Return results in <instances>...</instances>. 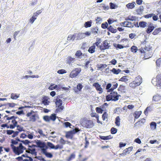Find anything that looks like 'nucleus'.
Listing matches in <instances>:
<instances>
[{"mask_svg": "<svg viewBox=\"0 0 161 161\" xmlns=\"http://www.w3.org/2000/svg\"><path fill=\"white\" fill-rule=\"evenodd\" d=\"M101 42V39L97 38V39L96 42H95V44L101 51L108 49L111 46L110 43H108V41L107 40H104L100 45L99 44Z\"/></svg>", "mask_w": 161, "mask_h": 161, "instance_id": "nucleus-1", "label": "nucleus"}, {"mask_svg": "<svg viewBox=\"0 0 161 161\" xmlns=\"http://www.w3.org/2000/svg\"><path fill=\"white\" fill-rule=\"evenodd\" d=\"M12 150L13 153L16 155H19L23 153L24 151L26 149L22 143H19L17 147L12 146Z\"/></svg>", "mask_w": 161, "mask_h": 161, "instance_id": "nucleus-2", "label": "nucleus"}, {"mask_svg": "<svg viewBox=\"0 0 161 161\" xmlns=\"http://www.w3.org/2000/svg\"><path fill=\"white\" fill-rule=\"evenodd\" d=\"M26 116L28 118L29 121L30 122H35L39 119L38 114L33 110L28 112Z\"/></svg>", "mask_w": 161, "mask_h": 161, "instance_id": "nucleus-3", "label": "nucleus"}, {"mask_svg": "<svg viewBox=\"0 0 161 161\" xmlns=\"http://www.w3.org/2000/svg\"><path fill=\"white\" fill-rule=\"evenodd\" d=\"M110 94L106 96V100L107 101L111 100L114 101H117L119 99V97L120 95L118 94L117 92L114 91H111Z\"/></svg>", "mask_w": 161, "mask_h": 161, "instance_id": "nucleus-4", "label": "nucleus"}, {"mask_svg": "<svg viewBox=\"0 0 161 161\" xmlns=\"http://www.w3.org/2000/svg\"><path fill=\"white\" fill-rule=\"evenodd\" d=\"M80 124L82 126L87 128H92L94 126L92 120H88L85 118L81 119Z\"/></svg>", "mask_w": 161, "mask_h": 161, "instance_id": "nucleus-5", "label": "nucleus"}, {"mask_svg": "<svg viewBox=\"0 0 161 161\" xmlns=\"http://www.w3.org/2000/svg\"><path fill=\"white\" fill-rule=\"evenodd\" d=\"M55 104L56 109L55 110V113H58L60 112L64 109V106L62 105V101L60 99H56L55 102Z\"/></svg>", "mask_w": 161, "mask_h": 161, "instance_id": "nucleus-6", "label": "nucleus"}, {"mask_svg": "<svg viewBox=\"0 0 161 161\" xmlns=\"http://www.w3.org/2000/svg\"><path fill=\"white\" fill-rule=\"evenodd\" d=\"M80 130L78 128H75L72 130L67 131L66 132L65 137L67 138H70L72 139L73 138L74 135Z\"/></svg>", "mask_w": 161, "mask_h": 161, "instance_id": "nucleus-7", "label": "nucleus"}, {"mask_svg": "<svg viewBox=\"0 0 161 161\" xmlns=\"http://www.w3.org/2000/svg\"><path fill=\"white\" fill-rule=\"evenodd\" d=\"M80 68H77L74 69L70 72L69 76L72 78L76 77L81 71Z\"/></svg>", "mask_w": 161, "mask_h": 161, "instance_id": "nucleus-8", "label": "nucleus"}, {"mask_svg": "<svg viewBox=\"0 0 161 161\" xmlns=\"http://www.w3.org/2000/svg\"><path fill=\"white\" fill-rule=\"evenodd\" d=\"M36 146L34 145H32V146H30L28 145L29 148L27 150H25L26 152L29 153H31L32 155H36L37 152L36 151Z\"/></svg>", "mask_w": 161, "mask_h": 161, "instance_id": "nucleus-9", "label": "nucleus"}, {"mask_svg": "<svg viewBox=\"0 0 161 161\" xmlns=\"http://www.w3.org/2000/svg\"><path fill=\"white\" fill-rule=\"evenodd\" d=\"M16 127H17V130L15 131L13 135H12V137L13 138H14L18 136L19 132L24 131V127L21 125H17Z\"/></svg>", "mask_w": 161, "mask_h": 161, "instance_id": "nucleus-10", "label": "nucleus"}, {"mask_svg": "<svg viewBox=\"0 0 161 161\" xmlns=\"http://www.w3.org/2000/svg\"><path fill=\"white\" fill-rule=\"evenodd\" d=\"M47 146L50 147L51 149H54L57 150L58 149H62V145L57 144L56 146H55L54 144L51 142H47Z\"/></svg>", "mask_w": 161, "mask_h": 161, "instance_id": "nucleus-11", "label": "nucleus"}, {"mask_svg": "<svg viewBox=\"0 0 161 161\" xmlns=\"http://www.w3.org/2000/svg\"><path fill=\"white\" fill-rule=\"evenodd\" d=\"M120 25L122 26L129 28H132L134 27L133 24L128 21L121 22L120 23Z\"/></svg>", "mask_w": 161, "mask_h": 161, "instance_id": "nucleus-12", "label": "nucleus"}, {"mask_svg": "<svg viewBox=\"0 0 161 161\" xmlns=\"http://www.w3.org/2000/svg\"><path fill=\"white\" fill-rule=\"evenodd\" d=\"M93 86L95 87L97 91L99 92V93H102L103 92L101 85L98 83H95L93 84Z\"/></svg>", "mask_w": 161, "mask_h": 161, "instance_id": "nucleus-13", "label": "nucleus"}, {"mask_svg": "<svg viewBox=\"0 0 161 161\" xmlns=\"http://www.w3.org/2000/svg\"><path fill=\"white\" fill-rule=\"evenodd\" d=\"M148 25L146 30V31L147 34H149L153 31L155 27L153 25V24L151 23H149Z\"/></svg>", "mask_w": 161, "mask_h": 161, "instance_id": "nucleus-14", "label": "nucleus"}, {"mask_svg": "<svg viewBox=\"0 0 161 161\" xmlns=\"http://www.w3.org/2000/svg\"><path fill=\"white\" fill-rule=\"evenodd\" d=\"M140 52L141 53H144L145 54L144 55V57H143V58L145 59H147L148 58H151L152 56V54H145L146 52L145 51L144 48L141 47L140 49H139Z\"/></svg>", "mask_w": 161, "mask_h": 161, "instance_id": "nucleus-15", "label": "nucleus"}, {"mask_svg": "<svg viewBox=\"0 0 161 161\" xmlns=\"http://www.w3.org/2000/svg\"><path fill=\"white\" fill-rule=\"evenodd\" d=\"M36 144L38 147L42 149H45L44 148L46 146L45 143L43 142L40 141V140H38L36 142Z\"/></svg>", "mask_w": 161, "mask_h": 161, "instance_id": "nucleus-16", "label": "nucleus"}, {"mask_svg": "<svg viewBox=\"0 0 161 161\" xmlns=\"http://www.w3.org/2000/svg\"><path fill=\"white\" fill-rule=\"evenodd\" d=\"M145 122V119L143 118L141 119L140 120L138 121L134 124V127L138 126H141L143 125Z\"/></svg>", "mask_w": 161, "mask_h": 161, "instance_id": "nucleus-17", "label": "nucleus"}, {"mask_svg": "<svg viewBox=\"0 0 161 161\" xmlns=\"http://www.w3.org/2000/svg\"><path fill=\"white\" fill-rule=\"evenodd\" d=\"M41 150L43 153L45 154L47 157L52 158L53 157V155L51 153L47 152L46 149H42Z\"/></svg>", "mask_w": 161, "mask_h": 161, "instance_id": "nucleus-18", "label": "nucleus"}, {"mask_svg": "<svg viewBox=\"0 0 161 161\" xmlns=\"http://www.w3.org/2000/svg\"><path fill=\"white\" fill-rule=\"evenodd\" d=\"M137 19V17L132 15L131 16H129L126 17L125 19V20L126 21L130 20L133 21H135Z\"/></svg>", "mask_w": 161, "mask_h": 161, "instance_id": "nucleus-19", "label": "nucleus"}, {"mask_svg": "<svg viewBox=\"0 0 161 161\" xmlns=\"http://www.w3.org/2000/svg\"><path fill=\"white\" fill-rule=\"evenodd\" d=\"M48 98L47 96H44L42 97V103L45 105H48L49 101H48Z\"/></svg>", "mask_w": 161, "mask_h": 161, "instance_id": "nucleus-20", "label": "nucleus"}, {"mask_svg": "<svg viewBox=\"0 0 161 161\" xmlns=\"http://www.w3.org/2000/svg\"><path fill=\"white\" fill-rule=\"evenodd\" d=\"M95 43H93V45L90 47L88 50L89 52L91 53H92L95 52V49L96 48Z\"/></svg>", "mask_w": 161, "mask_h": 161, "instance_id": "nucleus-21", "label": "nucleus"}, {"mask_svg": "<svg viewBox=\"0 0 161 161\" xmlns=\"http://www.w3.org/2000/svg\"><path fill=\"white\" fill-rule=\"evenodd\" d=\"M11 122L12 124L9 125V128L11 129H13L16 126L17 124V122L14 119L12 120Z\"/></svg>", "mask_w": 161, "mask_h": 161, "instance_id": "nucleus-22", "label": "nucleus"}, {"mask_svg": "<svg viewBox=\"0 0 161 161\" xmlns=\"http://www.w3.org/2000/svg\"><path fill=\"white\" fill-rule=\"evenodd\" d=\"M134 81L139 86L142 82V78L141 76H138L136 77Z\"/></svg>", "mask_w": 161, "mask_h": 161, "instance_id": "nucleus-23", "label": "nucleus"}, {"mask_svg": "<svg viewBox=\"0 0 161 161\" xmlns=\"http://www.w3.org/2000/svg\"><path fill=\"white\" fill-rule=\"evenodd\" d=\"M118 91H120L121 92L125 93V86L122 85H120L118 88Z\"/></svg>", "mask_w": 161, "mask_h": 161, "instance_id": "nucleus-24", "label": "nucleus"}, {"mask_svg": "<svg viewBox=\"0 0 161 161\" xmlns=\"http://www.w3.org/2000/svg\"><path fill=\"white\" fill-rule=\"evenodd\" d=\"M120 119L119 116H117L115 118V123L116 126H119L120 125Z\"/></svg>", "mask_w": 161, "mask_h": 161, "instance_id": "nucleus-25", "label": "nucleus"}, {"mask_svg": "<svg viewBox=\"0 0 161 161\" xmlns=\"http://www.w3.org/2000/svg\"><path fill=\"white\" fill-rule=\"evenodd\" d=\"M161 99V96L157 94L153 97V101L156 102L159 101Z\"/></svg>", "mask_w": 161, "mask_h": 161, "instance_id": "nucleus-26", "label": "nucleus"}, {"mask_svg": "<svg viewBox=\"0 0 161 161\" xmlns=\"http://www.w3.org/2000/svg\"><path fill=\"white\" fill-rule=\"evenodd\" d=\"M75 60L74 58H72L70 56H69L67 58V63L70 64L71 63H73Z\"/></svg>", "mask_w": 161, "mask_h": 161, "instance_id": "nucleus-27", "label": "nucleus"}, {"mask_svg": "<svg viewBox=\"0 0 161 161\" xmlns=\"http://www.w3.org/2000/svg\"><path fill=\"white\" fill-rule=\"evenodd\" d=\"M36 133H39L40 136L42 137L45 136V135L43 134L42 130L40 129H38L37 130L35 131Z\"/></svg>", "mask_w": 161, "mask_h": 161, "instance_id": "nucleus-28", "label": "nucleus"}, {"mask_svg": "<svg viewBox=\"0 0 161 161\" xmlns=\"http://www.w3.org/2000/svg\"><path fill=\"white\" fill-rule=\"evenodd\" d=\"M141 114L142 112L141 111L135 112L133 115L135 118V119H138L140 117Z\"/></svg>", "mask_w": 161, "mask_h": 161, "instance_id": "nucleus-29", "label": "nucleus"}, {"mask_svg": "<svg viewBox=\"0 0 161 161\" xmlns=\"http://www.w3.org/2000/svg\"><path fill=\"white\" fill-rule=\"evenodd\" d=\"M97 69L99 70L106 68L107 66V65L106 64H97Z\"/></svg>", "mask_w": 161, "mask_h": 161, "instance_id": "nucleus-30", "label": "nucleus"}, {"mask_svg": "<svg viewBox=\"0 0 161 161\" xmlns=\"http://www.w3.org/2000/svg\"><path fill=\"white\" fill-rule=\"evenodd\" d=\"M19 96V94L12 93L11 95V98L13 99H16Z\"/></svg>", "mask_w": 161, "mask_h": 161, "instance_id": "nucleus-31", "label": "nucleus"}, {"mask_svg": "<svg viewBox=\"0 0 161 161\" xmlns=\"http://www.w3.org/2000/svg\"><path fill=\"white\" fill-rule=\"evenodd\" d=\"M139 27L142 28H145L147 25V23L145 21H142L139 22Z\"/></svg>", "mask_w": 161, "mask_h": 161, "instance_id": "nucleus-32", "label": "nucleus"}, {"mask_svg": "<svg viewBox=\"0 0 161 161\" xmlns=\"http://www.w3.org/2000/svg\"><path fill=\"white\" fill-rule=\"evenodd\" d=\"M161 31V27H159L156 29L153 32V34L156 35L158 34Z\"/></svg>", "mask_w": 161, "mask_h": 161, "instance_id": "nucleus-33", "label": "nucleus"}, {"mask_svg": "<svg viewBox=\"0 0 161 161\" xmlns=\"http://www.w3.org/2000/svg\"><path fill=\"white\" fill-rule=\"evenodd\" d=\"M77 88L78 90H75V92H78V91H80L81 90V89L83 88V86L82 85L80 84V83H78L77 85Z\"/></svg>", "mask_w": 161, "mask_h": 161, "instance_id": "nucleus-34", "label": "nucleus"}, {"mask_svg": "<svg viewBox=\"0 0 161 161\" xmlns=\"http://www.w3.org/2000/svg\"><path fill=\"white\" fill-rule=\"evenodd\" d=\"M118 86V84L117 83H115L113 85L112 87L110 89H109L107 91L108 92H110L111 91H113L114 89H116Z\"/></svg>", "mask_w": 161, "mask_h": 161, "instance_id": "nucleus-35", "label": "nucleus"}, {"mask_svg": "<svg viewBox=\"0 0 161 161\" xmlns=\"http://www.w3.org/2000/svg\"><path fill=\"white\" fill-rule=\"evenodd\" d=\"M113 45L117 49H122L124 47L122 45L119 44L114 43Z\"/></svg>", "mask_w": 161, "mask_h": 161, "instance_id": "nucleus-36", "label": "nucleus"}, {"mask_svg": "<svg viewBox=\"0 0 161 161\" xmlns=\"http://www.w3.org/2000/svg\"><path fill=\"white\" fill-rule=\"evenodd\" d=\"M107 30L112 33H115L117 31L116 29H114L111 25H110L107 28Z\"/></svg>", "mask_w": 161, "mask_h": 161, "instance_id": "nucleus-37", "label": "nucleus"}, {"mask_svg": "<svg viewBox=\"0 0 161 161\" xmlns=\"http://www.w3.org/2000/svg\"><path fill=\"white\" fill-rule=\"evenodd\" d=\"M114 74L117 75L119 74L121 71V70L119 69H116L114 68L111 70Z\"/></svg>", "mask_w": 161, "mask_h": 161, "instance_id": "nucleus-38", "label": "nucleus"}, {"mask_svg": "<svg viewBox=\"0 0 161 161\" xmlns=\"http://www.w3.org/2000/svg\"><path fill=\"white\" fill-rule=\"evenodd\" d=\"M99 137L101 139L104 140H109L112 138L111 135L108 136H100Z\"/></svg>", "mask_w": 161, "mask_h": 161, "instance_id": "nucleus-39", "label": "nucleus"}, {"mask_svg": "<svg viewBox=\"0 0 161 161\" xmlns=\"http://www.w3.org/2000/svg\"><path fill=\"white\" fill-rule=\"evenodd\" d=\"M138 86L134 81H133L129 84L130 86L132 88H135Z\"/></svg>", "mask_w": 161, "mask_h": 161, "instance_id": "nucleus-40", "label": "nucleus"}, {"mask_svg": "<svg viewBox=\"0 0 161 161\" xmlns=\"http://www.w3.org/2000/svg\"><path fill=\"white\" fill-rule=\"evenodd\" d=\"M59 143L60 144L59 145H62V149L63 148V145L65 144L66 143V141L62 137H61Z\"/></svg>", "mask_w": 161, "mask_h": 161, "instance_id": "nucleus-41", "label": "nucleus"}, {"mask_svg": "<svg viewBox=\"0 0 161 161\" xmlns=\"http://www.w3.org/2000/svg\"><path fill=\"white\" fill-rule=\"evenodd\" d=\"M11 144H10V147L11 149L12 148V146H15V145H16L18 144V142L17 141V140H14V139H12L11 140Z\"/></svg>", "mask_w": 161, "mask_h": 161, "instance_id": "nucleus-42", "label": "nucleus"}, {"mask_svg": "<svg viewBox=\"0 0 161 161\" xmlns=\"http://www.w3.org/2000/svg\"><path fill=\"white\" fill-rule=\"evenodd\" d=\"M130 50L131 52L136 53L138 50L137 47L136 46H133L131 47Z\"/></svg>", "mask_w": 161, "mask_h": 161, "instance_id": "nucleus-43", "label": "nucleus"}, {"mask_svg": "<svg viewBox=\"0 0 161 161\" xmlns=\"http://www.w3.org/2000/svg\"><path fill=\"white\" fill-rule=\"evenodd\" d=\"M108 114L106 112H104L102 115V118L103 120H105L106 119H108Z\"/></svg>", "mask_w": 161, "mask_h": 161, "instance_id": "nucleus-44", "label": "nucleus"}, {"mask_svg": "<svg viewBox=\"0 0 161 161\" xmlns=\"http://www.w3.org/2000/svg\"><path fill=\"white\" fill-rule=\"evenodd\" d=\"M86 37V36L85 35V34L84 33H79L78 35V39H82Z\"/></svg>", "mask_w": 161, "mask_h": 161, "instance_id": "nucleus-45", "label": "nucleus"}, {"mask_svg": "<svg viewBox=\"0 0 161 161\" xmlns=\"http://www.w3.org/2000/svg\"><path fill=\"white\" fill-rule=\"evenodd\" d=\"M126 76H124L122 77L119 80V81H121L125 82H126L128 81V79L127 78Z\"/></svg>", "mask_w": 161, "mask_h": 161, "instance_id": "nucleus-46", "label": "nucleus"}, {"mask_svg": "<svg viewBox=\"0 0 161 161\" xmlns=\"http://www.w3.org/2000/svg\"><path fill=\"white\" fill-rule=\"evenodd\" d=\"M150 127L151 129L154 130L156 129V124L155 122H153L150 123Z\"/></svg>", "mask_w": 161, "mask_h": 161, "instance_id": "nucleus-47", "label": "nucleus"}, {"mask_svg": "<svg viewBox=\"0 0 161 161\" xmlns=\"http://www.w3.org/2000/svg\"><path fill=\"white\" fill-rule=\"evenodd\" d=\"M126 6L129 8L132 9L134 8L135 6L134 3H129L126 5Z\"/></svg>", "mask_w": 161, "mask_h": 161, "instance_id": "nucleus-48", "label": "nucleus"}, {"mask_svg": "<svg viewBox=\"0 0 161 161\" xmlns=\"http://www.w3.org/2000/svg\"><path fill=\"white\" fill-rule=\"evenodd\" d=\"M152 48V47L150 46V44L146 45L144 47L146 52L149 51Z\"/></svg>", "mask_w": 161, "mask_h": 161, "instance_id": "nucleus-49", "label": "nucleus"}, {"mask_svg": "<svg viewBox=\"0 0 161 161\" xmlns=\"http://www.w3.org/2000/svg\"><path fill=\"white\" fill-rule=\"evenodd\" d=\"M21 142H22V143H23L24 145H29V144L30 143H31V142L27 140H23L21 141Z\"/></svg>", "mask_w": 161, "mask_h": 161, "instance_id": "nucleus-50", "label": "nucleus"}, {"mask_svg": "<svg viewBox=\"0 0 161 161\" xmlns=\"http://www.w3.org/2000/svg\"><path fill=\"white\" fill-rule=\"evenodd\" d=\"M58 88V86L57 85H55L54 84L51 85L49 87L48 89L51 90H52Z\"/></svg>", "mask_w": 161, "mask_h": 161, "instance_id": "nucleus-51", "label": "nucleus"}, {"mask_svg": "<svg viewBox=\"0 0 161 161\" xmlns=\"http://www.w3.org/2000/svg\"><path fill=\"white\" fill-rule=\"evenodd\" d=\"M75 35H69L68 37H67V40L68 41H70L72 39L73 40H74L75 38Z\"/></svg>", "mask_w": 161, "mask_h": 161, "instance_id": "nucleus-52", "label": "nucleus"}, {"mask_svg": "<svg viewBox=\"0 0 161 161\" xmlns=\"http://www.w3.org/2000/svg\"><path fill=\"white\" fill-rule=\"evenodd\" d=\"M36 17L35 15L33 14L32 16L30 19L29 22L32 24L34 21L36 19Z\"/></svg>", "mask_w": 161, "mask_h": 161, "instance_id": "nucleus-53", "label": "nucleus"}, {"mask_svg": "<svg viewBox=\"0 0 161 161\" xmlns=\"http://www.w3.org/2000/svg\"><path fill=\"white\" fill-rule=\"evenodd\" d=\"M98 30L97 28H94L92 29L91 32L92 34L96 35L98 33Z\"/></svg>", "mask_w": 161, "mask_h": 161, "instance_id": "nucleus-54", "label": "nucleus"}, {"mask_svg": "<svg viewBox=\"0 0 161 161\" xmlns=\"http://www.w3.org/2000/svg\"><path fill=\"white\" fill-rule=\"evenodd\" d=\"M50 120H52L53 121H54L56 119V116L55 114H52L50 116Z\"/></svg>", "mask_w": 161, "mask_h": 161, "instance_id": "nucleus-55", "label": "nucleus"}, {"mask_svg": "<svg viewBox=\"0 0 161 161\" xmlns=\"http://www.w3.org/2000/svg\"><path fill=\"white\" fill-rule=\"evenodd\" d=\"M96 110L97 113L100 114H102L103 111V110L102 108L98 107H97L96 108Z\"/></svg>", "mask_w": 161, "mask_h": 161, "instance_id": "nucleus-56", "label": "nucleus"}, {"mask_svg": "<svg viewBox=\"0 0 161 161\" xmlns=\"http://www.w3.org/2000/svg\"><path fill=\"white\" fill-rule=\"evenodd\" d=\"M129 153H129V151H128V150H127V149H125L123 151V153H121L120 154V155L122 156H124L126 155V154H129Z\"/></svg>", "mask_w": 161, "mask_h": 161, "instance_id": "nucleus-57", "label": "nucleus"}, {"mask_svg": "<svg viewBox=\"0 0 161 161\" xmlns=\"http://www.w3.org/2000/svg\"><path fill=\"white\" fill-rule=\"evenodd\" d=\"M39 77V76L38 75H36V76L35 75H32V76L26 75H25V76H23V78H30V77L32 78H38Z\"/></svg>", "mask_w": 161, "mask_h": 161, "instance_id": "nucleus-58", "label": "nucleus"}, {"mask_svg": "<svg viewBox=\"0 0 161 161\" xmlns=\"http://www.w3.org/2000/svg\"><path fill=\"white\" fill-rule=\"evenodd\" d=\"M92 22L90 21L86 22L85 24V27L86 28L89 27L91 26Z\"/></svg>", "mask_w": 161, "mask_h": 161, "instance_id": "nucleus-59", "label": "nucleus"}, {"mask_svg": "<svg viewBox=\"0 0 161 161\" xmlns=\"http://www.w3.org/2000/svg\"><path fill=\"white\" fill-rule=\"evenodd\" d=\"M108 25L107 22L105 23H102L101 25V27L103 29H106L107 28Z\"/></svg>", "mask_w": 161, "mask_h": 161, "instance_id": "nucleus-60", "label": "nucleus"}, {"mask_svg": "<svg viewBox=\"0 0 161 161\" xmlns=\"http://www.w3.org/2000/svg\"><path fill=\"white\" fill-rule=\"evenodd\" d=\"M111 133L112 134H115L117 132V129L114 127H112L111 129Z\"/></svg>", "mask_w": 161, "mask_h": 161, "instance_id": "nucleus-61", "label": "nucleus"}, {"mask_svg": "<svg viewBox=\"0 0 161 161\" xmlns=\"http://www.w3.org/2000/svg\"><path fill=\"white\" fill-rule=\"evenodd\" d=\"M82 55V53L80 50L77 51L75 54V55L78 57H80Z\"/></svg>", "mask_w": 161, "mask_h": 161, "instance_id": "nucleus-62", "label": "nucleus"}, {"mask_svg": "<svg viewBox=\"0 0 161 161\" xmlns=\"http://www.w3.org/2000/svg\"><path fill=\"white\" fill-rule=\"evenodd\" d=\"M43 118L44 120L47 122H48L51 120L50 116L47 115L44 116L43 117Z\"/></svg>", "mask_w": 161, "mask_h": 161, "instance_id": "nucleus-63", "label": "nucleus"}, {"mask_svg": "<svg viewBox=\"0 0 161 161\" xmlns=\"http://www.w3.org/2000/svg\"><path fill=\"white\" fill-rule=\"evenodd\" d=\"M66 71L64 69H59L57 71V73L59 74H62L66 73Z\"/></svg>", "mask_w": 161, "mask_h": 161, "instance_id": "nucleus-64", "label": "nucleus"}]
</instances>
